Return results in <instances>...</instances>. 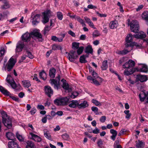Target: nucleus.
Segmentation results:
<instances>
[{
    "label": "nucleus",
    "mask_w": 148,
    "mask_h": 148,
    "mask_svg": "<svg viewBox=\"0 0 148 148\" xmlns=\"http://www.w3.org/2000/svg\"><path fill=\"white\" fill-rule=\"evenodd\" d=\"M133 38V36L130 34L126 36L125 40L126 43L125 45L126 47H129L130 48L129 50L124 49L122 51H118L117 53L119 54L125 55L129 52L132 49V46H136L137 47H140V45H139L137 43L132 42Z\"/></svg>",
    "instance_id": "nucleus-1"
},
{
    "label": "nucleus",
    "mask_w": 148,
    "mask_h": 148,
    "mask_svg": "<svg viewBox=\"0 0 148 148\" xmlns=\"http://www.w3.org/2000/svg\"><path fill=\"white\" fill-rule=\"evenodd\" d=\"M1 114L3 123L4 125L8 129L11 128L12 126L11 118L8 116L5 112H2Z\"/></svg>",
    "instance_id": "nucleus-2"
},
{
    "label": "nucleus",
    "mask_w": 148,
    "mask_h": 148,
    "mask_svg": "<svg viewBox=\"0 0 148 148\" xmlns=\"http://www.w3.org/2000/svg\"><path fill=\"white\" fill-rule=\"evenodd\" d=\"M70 101L69 97H66L56 99L54 100V103L58 106H65L68 104Z\"/></svg>",
    "instance_id": "nucleus-3"
},
{
    "label": "nucleus",
    "mask_w": 148,
    "mask_h": 148,
    "mask_svg": "<svg viewBox=\"0 0 148 148\" xmlns=\"http://www.w3.org/2000/svg\"><path fill=\"white\" fill-rule=\"evenodd\" d=\"M6 79L8 83L13 88L16 89L17 90H20L21 89V85L19 84L16 85L14 79L10 75H8Z\"/></svg>",
    "instance_id": "nucleus-4"
},
{
    "label": "nucleus",
    "mask_w": 148,
    "mask_h": 148,
    "mask_svg": "<svg viewBox=\"0 0 148 148\" xmlns=\"http://www.w3.org/2000/svg\"><path fill=\"white\" fill-rule=\"evenodd\" d=\"M132 32L134 33L138 32L139 29L138 22L136 20H132L129 24Z\"/></svg>",
    "instance_id": "nucleus-5"
},
{
    "label": "nucleus",
    "mask_w": 148,
    "mask_h": 148,
    "mask_svg": "<svg viewBox=\"0 0 148 148\" xmlns=\"http://www.w3.org/2000/svg\"><path fill=\"white\" fill-rule=\"evenodd\" d=\"M40 15L39 14H36L35 12L32 13L31 20L32 21L33 25H36L39 23Z\"/></svg>",
    "instance_id": "nucleus-6"
},
{
    "label": "nucleus",
    "mask_w": 148,
    "mask_h": 148,
    "mask_svg": "<svg viewBox=\"0 0 148 148\" xmlns=\"http://www.w3.org/2000/svg\"><path fill=\"white\" fill-rule=\"evenodd\" d=\"M16 62V60L12 57L10 59L6 66V68L8 71L11 70Z\"/></svg>",
    "instance_id": "nucleus-7"
},
{
    "label": "nucleus",
    "mask_w": 148,
    "mask_h": 148,
    "mask_svg": "<svg viewBox=\"0 0 148 148\" xmlns=\"http://www.w3.org/2000/svg\"><path fill=\"white\" fill-rule=\"evenodd\" d=\"M50 11L47 10L42 13V22L45 24L47 23L49 21V16L50 15Z\"/></svg>",
    "instance_id": "nucleus-8"
},
{
    "label": "nucleus",
    "mask_w": 148,
    "mask_h": 148,
    "mask_svg": "<svg viewBox=\"0 0 148 148\" xmlns=\"http://www.w3.org/2000/svg\"><path fill=\"white\" fill-rule=\"evenodd\" d=\"M68 54L67 58L71 62L75 60L78 57L75 51L74 50L70 51Z\"/></svg>",
    "instance_id": "nucleus-9"
},
{
    "label": "nucleus",
    "mask_w": 148,
    "mask_h": 148,
    "mask_svg": "<svg viewBox=\"0 0 148 148\" xmlns=\"http://www.w3.org/2000/svg\"><path fill=\"white\" fill-rule=\"evenodd\" d=\"M25 44L24 42L22 41H19L17 43L15 51L16 53H19L21 52L23 50V48L25 47Z\"/></svg>",
    "instance_id": "nucleus-10"
},
{
    "label": "nucleus",
    "mask_w": 148,
    "mask_h": 148,
    "mask_svg": "<svg viewBox=\"0 0 148 148\" xmlns=\"http://www.w3.org/2000/svg\"><path fill=\"white\" fill-rule=\"evenodd\" d=\"M31 36L30 33L26 32L21 36V39L23 42H29L31 39Z\"/></svg>",
    "instance_id": "nucleus-11"
},
{
    "label": "nucleus",
    "mask_w": 148,
    "mask_h": 148,
    "mask_svg": "<svg viewBox=\"0 0 148 148\" xmlns=\"http://www.w3.org/2000/svg\"><path fill=\"white\" fill-rule=\"evenodd\" d=\"M31 37H36L37 38L39 39V41H42L43 39L41 34L38 30H34L30 33Z\"/></svg>",
    "instance_id": "nucleus-12"
},
{
    "label": "nucleus",
    "mask_w": 148,
    "mask_h": 148,
    "mask_svg": "<svg viewBox=\"0 0 148 148\" xmlns=\"http://www.w3.org/2000/svg\"><path fill=\"white\" fill-rule=\"evenodd\" d=\"M29 137L31 139L38 142H40L42 140V139L40 137L32 132H30L29 133Z\"/></svg>",
    "instance_id": "nucleus-13"
},
{
    "label": "nucleus",
    "mask_w": 148,
    "mask_h": 148,
    "mask_svg": "<svg viewBox=\"0 0 148 148\" xmlns=\"http://www.w3.org/2000/svg\"><path fill=\"white\" fill-rule=\"evenodd\" d=\"M44 91L45 94L49 97H51L53 94V90L51 87L49 86H45L44 88Z\"/></svg>",
    "instance_id": "nucleus-14"
},
{
    "label": "nucleus",
    "mask_w": 148,
    "mask_h": 148,
    "mask_svg": "<svg viewBox=\"0 0 148 148\" xmlns=\"http://www.w3.org/2000/svg\"><path fill=\"white\" fill-rule=\"evenodd\" d=\"M62 88L68 92H71L72 90L69 87L68 84L66 83V81L64 79H62Z\"/></svg>",
    "instance_id": "nucleus-15"
},
{
    "label": "nucleus",
    "mask_w": 148,
    "mask_h": 148,
    "mask_svg": "<svg viewBox=\"0 0 148 148\" xmlns=\"http://www.w3.org/2000/svg\"><path fill=\"white\" fill-rule=\"evenodd\" d=\"M88 104L86 101H82L81 103L78 101L77 107L79 109H84L88 106Z\"/></svg>",
    "instance_id": "nucleus-16"
},
{
    "label": "nucleus",
    "mask_w": 148,
    "mask_h": 148,
    "mask_svg": "<svg viewBox=\"0 0 148 148\" xmlns=\"http://www.w3.org/2000/svg\"><path fill=\"white\" fill-rule=\"evenodd\" d=\"M137 79L140 81L141 82H143L146 81L147 79V75H137Z\"/></svg>",
    "instance_id": "nucleus-17"
},
{
    "label": "nucleus",
    "mask_w": 148,
    "mask_h": 148,
    "mask_svg": "<svg viewBox=\"0 0 148 148\" xmlns=\"http://www.w3.org/2000/svg\"><path fill=\"white\" fill-rule=\"evenodd\" d=\"M50 83L51 85L54 86L55 89H58L59 86V81L53 79H50Z\"/></svg>",
    "instance_id": "nucleus-18"
},
{
    "label": "nucleus",
    "mask_w": 148,
    "mask_h": 148,
    "mask_svg": "<svg viewBox=\"0 0 148 148\" xmlns=\"http://www.w3.org/2000/svg\"><path fill=\"white\" fill-rule=\"evenodd\" d=\"M134 36L136 38L142 39L145 38L146 35L144 32H141L134 35Z\"/></svg>",
    "instance_id": "nucleus-19"
},
{
    "label": "nucleus",
    "mask_w": 148,
    "mask_h": 148,
    "mask_svg": "<svg viewBox=\"0 0 148 148\" xmlns=\"http://www.w3.org/2000/svg\"><path fill=\"white\" fill-rule=\"evenodd\" d=\"M118 25V22L116 20L111 21L109 24V26L111 29H114L116 28Z\"/></svg>",
    "instance_id": "nucleus-20"
},
{
    "label": "nucleus",
    "mask_w": 148,
    "mask_h": 148,
    "mask_svg": "<svg viewBox=\"0 0 148 148\" xmlns=\"http://www.w3.org/2000/svg\"><path fill=\"white\" fill-rule=\"evenodd\" d=\"M65 36L64 34H62V37L60 38L57 37L55 36H53L51 37V39L53 41L55 42H62L63 38Z\"/></svg>",
    "instance_id": "nucleus-21"
},
{
    "label": "nucleus",
    "mask_w": 148,
    "mask_h": 148,
    "mask_svg": "<svg viewBox=\"0 0 148 148\" xmlns=\"http://www.w3.org/2000/svg\"><path fill=\"white\" fill-rule=\"evenodd\" d=\"M78 101L77 100H73L71 101L69 105V106L71 108H75L77 107Z\"/></svg>",
    "instance_id": "nucleus-22"
},
{
    "label": "nucleus",
    "mask_w": 148,
    "mask_h": 148,
    "mask_svg": "<svg viewBox=\"0 0 148 148\" xmlns=\"http://www.w3.org/2000/svg\"><path fill=\"white\" fill-rule=\"evenodd\" d=\"M142 18L143 19L146 21V24L148 25V12H144L142 14Z\"/></svg>",
    "instance_id": "nucleus-23"
},
{
    "label": "nucleus",
    "mask_w": 148,
    "mask_h": 148,
    "mask_svg": "<svg viewBox=\"0 0 148 148\" xmlns=\"http://www.w3.org/2000/svg\"><path fill=\"white\" fill-rule=\"evenodd\" d=\"M133 68L126 69L124 72L125 75L128 76L132 74L134 72Z\"/></svg>",
    "instance_id": "nucleus-24"
},
{
    "label": "nucleus",
    "mask_w": 148,
    "mask_h": 148,
    "mask_svg": "<svg viewBox=\"0 0 148 148\" xmlns=\"http://www.w3.org/2000/svg\"><path fill=\"white\" fill-rule=\"evenodd\" d=\"M0 91L3 94L7 96H9L10 95V92L2 86H0Z\"/></svg>",
    "instance_id": "nucleus-25"
},
{
    "label": "nucleus",
    "mask_w": 148,
    "mask_h": 148,
    "mask_svg": "<svg viewBox=\"0 0 148 148\" xmlns=\"http://www.w3.org/2000/svg\"><path fill=\"white\" fill-rule=\"evenodd\" d=\"M6 136L8 139L9 140H11L13 141L14 139V135L11 132H8L6 133Z\"/></svg>",
    "instance_id": "nucleus-26"
},
{
    "label": "nucleus",
    "mask_w": 148,
    "mask_h": 148,
    "mask_svg": "<svg viewBox=\"0 0 148 148\" xmlns=\"http://www.w3.org/2000/svg\"><path fill=\"white\" fill-rule=\"evenodd\" d=\"M56 70L53 68L51 69L49 71V75L51 78H53L55 76Z\"/></svg>",
    "instance_id": "nucleus-27"
},
{
    "label": "nucleus",
    "mask_w": 148,
    "mask_h": 148,
    "mask_svg": "<svg viewBox=\"0 0 148 148\" xmlns=\"http://www.w3.org/2000/svg\"><path fill=\"white\" fill-rule=\"evenodd\" d=\"M136 147L137 148H143L145 145L144 142L138 140V141H136Z\"/></svg>",
    "instance_id": "nucleus-28"
},
{
    "label": "nucleus",
    "mask_w": 148,
    "mask_h": 148,
    "mask_svg": "<svg viewBox=\"0 0 148 148\" xmlns=\"http://www.w3.org/2000/svg\"><path fill=\"white\" fill-rule=\"evenodd\" d=\"M108 67L107 61V60H104L102 63L101 68L103 70H106L107 69Z\"/></svg>",
    "instance_id": "nucleus-29"
},
{
    "label": "nucleus",
    "mask_w": 148,
    "mask_h": 148,
    "mask_svg": "<svg viewBox=\"0 0 148 148\" xmlns=\"http://www.w3.org/2000/svg\"><path fill=\"white\" fill-rule=\"evenodd\" d=\"M26 148H35V145L34 143L31 141H27L26 142Z\"/></svg>",
    "instance_id": "nucleus-30"
},
{
    "label": "nucleus",
    "mask_w": 148,
    "mask_h": 148,
    "mask_svg": "<svg viewBox=\"0 0 148 148\" xmlns=\"http://www.w3.org/2000/svg\"><path fill=\"white\" fill-rule=\"evenodd\" d=\"M85 52L87 53L91 54L93 52V49L92 46L89 45L86 47Z\"/></svg>",
    "instance_id": "nucleus-31"
},
{
    "label": "nucleus",
    "mask_w": 148,
    "mask_h": 148,
    "mask_svg": "<svg viewBox=\"0 0 148 148\" xmlns=\"http://www.w3.org/2000/svg\"><path fill=\"white\" fill-rule=\"evenodd\" d=\"M148 71L147 66L145 64H143L142 68L139 69V71L140 72L147 73Z\"/></svg>",
    "instance_id": "nucleus-32"
},
{
    "label": "nucleus",
    "mask_w": 148,
    "mask_h": 148,
    "mask_svg": "<svg viewBox=\"0 0 148 148\" xmlns=\"http://www.w3.org/2000/svg\"><path fill=\"white\" fill-rule=\"evenodd\" d=\"M22 83L24 87L28 88L31 86L30 82L28 80H26L22 81Z\"/></svg>",
    "instance_id": "nucleus-33"
},
{
    "label": "nucleus",
    "mask_w": 148,
    "mask_h": 148,
    "mask_svg": "<svg viewBox=\"0 0 148 148\" xmlns=\"http://www.w3.org/2000/svg\"><path fill=\"white\" fill-rule=\"evenodd\" d=\"M39 76L40 78L44 80H45L47 78L46 73L44 71H42L40 73Z\"/></svg>",
    "instance_id": "nucleus-34"
},
{
    "label": "nucleus",
    "mask_w": 148,
    "mask_h": 148,
    "mask_svg": "<svg viewBox=\"0 0 148 148\" xmlns=\"http://www.w3.org/2000/svg\"><path fill=\"white\" fill-rule=\"evenodd\" d=\"M79 95L78 92L74 91L69 94V96L72 99H74L77 97Z\"/></svg>",
    "instance_id": "nucleus-35"
},
{
    "label": "nucleus",
    "mask_w": 148,
    "mask_h": 148,
    "mask_svg": "<svg viewBox=\"0 0 148 148\" xmlns=\"http://www.w3.org/2000/svg\"><path fill=\"white\" fill-rule=\"evenodd\" d=\"M75 19L82 25L83 27H84L86 26V24L84 23L83 20L81 19L80 17L77 16Z\"/></svg>",
    "instance_id": "nucleus-36"
},
{
    "label": "nucleus",
    "mask_w": 148,
    "mask_h": 148,
    "mask_svg": "<svg viewBox=\"0 0 148 148\" xmlns=\"http://www.w3.org/2000/svg\"><path fill=\"white\" fill-rule=\"evenodd\" d=\"M139 97L140 101H143L144 100L146 97V95L144 92H142L139 94Z\"/></svg>",
    "instance_id": "nucleus-37"
},
{
    "label": "nucleus",
    "mask_w": 148,
    "mask_h": 148,
    "mask_svg": "<svg viewBox=\"0 0 148 148\" xmlns=\"http://www.w3.org/2000/svg\"><path fill=\"white\" fill-rule=\"evenodd\" d=\"M44 135L45 136L47 139L49 140L51 139V136L50 134L49 133V132L47 130L44 131Z\"/></svg>",
    "instance_id": "nucleus-38"
},
{
    "label": "nucleus",
    "mask_w": 148,
    "mask_h": 148,
    "mask_svg": "<svg viewBox=\"0 0 148 148\" xmlns=\"http://www.w3.org/2000/svg\"><path fill=\"white\" fill-rule=\"evenodd\" d=\"M86 58V56L84 55H83L80 57L79 58L80 62L81 63H85L87 62L86 60L85 59Z\"/></svg>",
    "instance_id": "nucleus-39"
},
{
    "label": "nucleus",
    "mask_w": 148,
    "mask_h": 148,
    "mask_svg": "<svg viewBox=\"0 0 148 148\" xmlns=\"http://www.w3.org/2000/svg\"><path fill=\"white\" fill-rule=\"evenodd\" d=\"M79 43L78 42H74L72 43V48L73 49H76L78 48Z\"/></svg>",
    "instance_id": "nucleus-40"
},
{
    "label": "nucleus",
    "mask_w": 148,
    "mask_h": 148,
    "mask_svg": "<svg viewBox=\"0 0 148 148\" xmlns=\"http://www.w3.org/2000/svg\"><path fill=\"white\" fill-rule=\"evenodd\" d=\"M124 112L126 115L125 118L129 119L131 115V114L130 113V111L129 110H125L124 111Z\"/></svg>",
    "instance_id": "nucleus-41"
},
{
    "label": "nucleus",
    "mask_w": 148,
    "mask_h": 148,
    "mask_svg": "<svg viewBox=\"0 0 148 148\" xmlns=\"http://www.w3.org/2000/svg\"><path fill=\"white\" fill-rule=\"evenodd\" d=\"M4 4L1 6V8L2 9H6L9 8V5L7 1H6L5 3H3Z\"/></svg>",
    "instance_id": "nucleus-42"
},
{
    "label": "nucleus",
    "mask_w": 148,
    "mask_h": 148,
    "mask_svg": "<svg viewBox=\"0 0 148 148\" xmlns=\"http://www.w3.org/2000/svg\"><path fill=\"white\" fill-rule=\"evenodd\" d=\"M17 138L20 141H23L24 140V137L21 135H20L18 133L16 134Z\"/></svg>",
    "instance_id": "nucleus-43"
},
{
    "label": "nucleus",
    "mask_w": 148,
    "mask_h": 148,
    "mask_svg": "<svg viewBox=\"0 0 148 148\" xmlns=\"http://www.w3.org/2000/svg\"><path fill=\"white\" fill-rule=\"evenodd\" d=\"M57 16L59 20H61L62 19L63 15L61 12H57Z\"/></svg>",
    "instance_id": "nucleus-44"
},
{
    "label": "nucleus",
    "mask_w": 148,
    "mask_h": 148,
    "mask_svg": "<svg viewBox=\"0 0 148 148\" xmlns=\"http://www.w3.org/2000/svg\"><path fill=\"white\" fill-rule=\"evenodd\" d=\"M51 27L49 26H46L44 29V33L45 34L47 33L51 29Z\"/></svg>",
    "instance_id": "nucleus-45"
},
{
    "label": "nucleus",
    "mask_w": 148,
    "mask_h": 148,
    "mask_svg": "<svg viewBox=\"0 0 148 148\" xmlns=\"http://www.w3.org/2000/svg\"><path fill=\"white\" fill-rule=\"evenodd\" d=\"M92 102L97 106H100L101 105V104L99 102L94 99L92 100Z\"/></svg>",
    "instance_id": "nucleus-46"
},
{
    "label": "nucleus",
    "mask_w": 148,
    "mask_h": 148,
    "mask_svg": "<svg viewBox=\"0 0 148 148\" xmlns=\"http://www.w3.org/2000/svg\"><path fill=\"white\" fill-rule=\"evenodd\" d=\"M114 148H122L121 145L119 144V141L116 140L115 141L114 145Z\"/></svg>",
    "instance_id": "nucleus-47"
},
{
    "label": "nucleus",
    "mask_w": 148,
    "mask_h": 148,
    "mask_svg": "<svg viewBox=\"0 0 148 148\" xmlns=\"http://www.w3.org/2000/svg\"><path fill=\"white\" fill-rule=\"evenodd\" d=\"M6 52V50L4 48H1L0 50V57L3 56Z\"/></svg>",
    "instance_id": "nucleus-48"
},
{
    "label": "nucleus",
    "mask_w": 148,
    "mask_h": 148,
    "mask_svg": "<svg viewBox=\"0 0 148 148\" xmlns=\"http://www.w3.org/2000/svg\"><path fill=\"white\" fill-rule=\"evenodd\" d=\"M84 47H80L77 50V52L78 54L79 55L81 54L83 51Z\"/></svg>",
    "instance_id": "nucleus-49"
},
{
    "label": "nucleus",
    "mask_w": 148,
    "mask_h": 148,
    "mask_svg": "<svg viewBox=\"0 0 148 148\" xmlns=\"http://www.w3.org/2000/svg\"><path fill=\"white\" fill-rule=\"evenodd\" d=\"M128 62L129 63L131 69L133 68V67L134 66L135 64L134 62L132 60H129Z\"/></svg>",
    "instance_id": "nucleus-50"
},
{
    "label": "nucleus",
    "mask_w": 148,
    "mask_h": 148,
    "mask_svg": "<svg viewBox=\"0 0 148 148\" xmlns=\"http://www.w3.org/2000/svg\"><path fill=\"white\" fill-rule=\"evenodd\" d=\"M91 110L94 113H96V114H97V113H98V108L95 106H92L91 107Z\"/></svg>",
    "instance_id": "nucleus-51"
},
{
    "label": "nucleus",
    "mask_w": 148,
    "mask_h": 148,
    "mask_svg": "<svg viewBox=\"0 0 148 148\" xmlns=\"http://www.w3.org/2000/svg\"><path fill=\"white\" fill-rule=\"evenodd\" d=\"M100 130L97 127H96L95 129L93 130L92 132L89 131L90 133H92L94 134H98L99 133Z\"/></svg>",
    "instance_id": "nucleus-52"
},
{
    "label": "nucleus",
    "mask_w": 148,
    "mask_h": 148,
    "mask_svg": "<svg viewBox=\"0 0 148 148\" xmlns=\"http://www.w3.org/2000/svg\"><path fill=\"white\" fill-rule=\"evenodd\" d=\"M126 130L125 129H123L121 130L119 133L118 134V135L120 136L121 135L126 134Z\"/></svg>",
    "instance_id": "nucleus-53"
},
{
    "label": "nucleus",
    "mask_w": 148,
    "mask_h": 148,
    "mask_svg": "<svg viewBox=\"0 0 148 148\" xmlns=\"http://www.w3.org/2000/svg\"><path fill=\"white\" fill-rule=\"evenodd\" d=\"M62 138L65 140H67L69 138V135L66 134H64L62 136Z\"/></svg>",
    "instance_id": "nucleus-54"
},
{
    "label": "nucleus",
    "mask_w": 148,
    "mask_h": 148,
    "mask_svg": "<svg viewBox=\"0 0 148 148\" xmlns=\"http://www.w3.org/2000/svg\"><path fill=\"white\" fill-rule=\"evenodd\" d=\"M123 68L124 69H131L128 62L125 63L124 65H123Z\"/></svg>",
    "instance_id": "nucleus-55"
},
{
    "label": "nucleus",
    "mask_w": 148,
    "mask_h": 148,
    "mask_svg": "<svg viewBox=\"0 0 148 148\" xmlns=\"http://www.w3.org/2000/svg\"><path fill=\"white\" fill-rule=\"evenodd\" d=\"M36 108L34 107L32 108L31 111H30V112L32 115H34L36 112Z\"/></svg>",
    "instance_id": "nucleus-56"
},
{
    "label": "nucleus",
    "mask_w": 148,
    "mask_h": 148,
    "mask_svg": "<svg viewBox=\"0 0 148 148\" xmlns=\"http://www.w3.org/2000/svg\"><path fill=\"white\" fill-rule=\"evenodd\" d=\"M97 143L99 147H101L103 145V142L102 140L101 139L98 140Z\"/></svg>",
    "instance_id": "nucleus-57"
},
{
    "label": "nucleus",
    "mask_w": 148,
    "mask_h": 148,
    "mask_svg": "<svg viewBox=\"0 0 148 148\" xmlns=\"http://www.w3.org/2000/svg\"><path fill=\"white\" fill-rule=\"evenodd\" d=\"M91 83H93L97 86H99L100 84L99 82L95 79L93 80L92 82H91Z\"/></svg>",
    "instance_id": "nucleus-58"
},
{
    "label": "nucleus",
    "mask_w": 148,
    "mask_h": 148,
    "mask_svg": "<svg viewBox=\"0 0 148 148\" xmlns=\"http://www.w3.org/2000/svg\"><path fill=\"white\" fill-rule=\"evenodd\" d=\"M110 133L112 134V135L116 136L117 135V131L113 129L110 130Z\"/></svg>",
    "instance_id": "nucleus-59"
},
{
    "label": "nucleus",
    "mask_w": 148,
    "mask_h": 148,
    "mask_svg": "<svg viewBox=\"0 0 148 148\" xmlns=\"http://www.w3.org/2000/svg\"><path fill=\"white\" fill-rule=\"evenodd\" d=\"M99 35L100 34L99 32L97 31H95L93 33V37H96L99 36Z\"/></svg>",
    "instance_id": "nucleus-60"
},
{
    "label": "nucleus",
    "mask_w": 148,
    "mask_h": 148,
    "mask_svg": "<svg viewBox=\"0 0 148 148\" xmlns=\"http://www.w3.org/2000/svg\"><path fill=\"white\" fill-rule=\"evenodd\" d=\"M87 7L89 9H95L97 8L96 6L93 5L92 4H90L88 5Z\"/></svg>",
    "instance_id": "nucleus-61"
},
{
    "label": "nucleus",
    "mask_w": 148,
    "mask_h": 148,
    "mask_svg": "<svg viewBox=\"0 0 148 148\" xmlns=\"http://www.w3.org/2000/svg\"><path fill=\"white\" fill-rule=\"evenodd\" d=\"M106 119V117L105 116H102L100 119V121L102 123H104Z\"/></svg>",
    "instance_id": "nucleus-62"
},
{
    "label": "nucleus",
    "mask_w": 148,
    "mask_h": 148,
    "mask_svg": "<svg viewBox=\"0 0 148 148\" xmlns=\"http://www.w3.org/2000/svg\"><path fill=\"white\" fill-rule=\"evenodd\" d=\"M91 74L92 75L93 77L95 79H96L98 77V74L95 71L92 73H91Z\"/></svg>",
    "instance_id": "nucleus-63"
},
{
    "label": "nucleus",
    "mask_w": 148,
    "mask_h": 148,
    "mask_svg": "<svg viewBox=\"0 0 148 148\" xmlns=\"http://www.w3.org/2000/svg\"><path fill=\"white\" fill-rule=\"evenodd\" d=\"M68 33L69 34L73 37H75V33L71 30H69L68 32Z\"/></svg>",
    "instance_id": "nucleus-64"
}]
</instances>
